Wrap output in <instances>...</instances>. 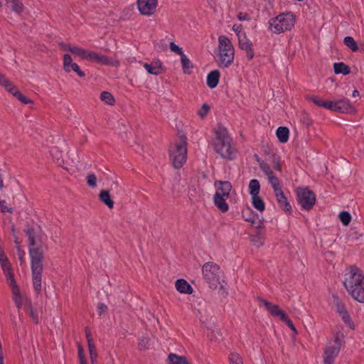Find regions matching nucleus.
I'll return each mask as SVG.
<instances>
[{"label": "nucleus", "mask_w": 364, "mask_h": 364, "mask_svg": "<svg viewBox=\"0 0 364 364\" xmlns=\"http://www.w3.org/2000/svg\"><path fill=\"white\" fill-rule=\"evenodd\" d=\"M29 240V256L32 272L33 286L36 292L41 290L43 244L47 240L45 234L39 230H28L26 232Z\"/></svg>", "instance_id": "f257e3e1"}, {"label": "nucleus", "mask_w": 364, "mask_h": 364, "mask_svg": "<svg viewBox=\"0 0 364 364\" xmlns=\"http://www.w3.org/2000/svg\"><path fill=\"white\" fill-rule=\"evenodd\" d=\"M348 293L356 301L364 303V275L355 267H350L346 271L343 281Z\"/></svg>", "instance_id": "f03ea898"}, {"label": "nucleus", "mask_w": 364, "mask_h": 364, "mask_svg": "<svg viewBox=\"0 0 364 364\" xmlns=\"http://www.w3.org/2000/svg\"><path fill=\"white\" fill-rule=\"evenodd\" d=\"M62 48L63 50L73 53L75 58L86 60L89 63L112 66L119 65V63L117 61L90 49H85L80 46H72L70 45H62Z\"/></svg>", "instance_id": "7ed1b4c3"}, {"label": "nucleus", "mask_w": 364, "mask_h": 364, "mask_svg": "<svg viewBox=\"0 0 364 364\" xmlns=\"http://www.w3.org/2000/svg\"><path fill=\"white\" fill-rule=\"evenodd\" d=\"M214 58L218 65L222 68H228L232 64L235 59V48L228 36H218Z\"/></svg>", "instance_id": "20e7f679"}, {"label": "nucleus", "mask_w": 364, "mask_h": 364, "mask_svg": "<svg viewBox=\"0 0 364 364\" xmlns=\"http://www.w3.org/2000/svg\"><path fill=\"white\" fill-rule=\"evenodd\" d=\"M212 144L214 150L223 158L231 160L235 157L236 151L226 129L218 127L215 129Z\"/></svg>", "instance_id": "39448f33"}, {"label": "nucleus", "mask_w": 364, "mask_h": 364, "mask_svg": "<svg viewBox=\"0 0 364 364\" xmlns=\"http://www.w3.org/2000/svg\"><path fill=\"white\" fill-rule=\"evenodd\" d=\"M296 21V15L291 11L281 13L268 21V29L274 34L291 31Z\"/></svg>", "instance_id": "423d86ee"}, {"label": "nucleus", "mask_w": 364, "mask_h": 364, "mask_svg": "<svg viewBox=\"0 0 364 364\" xmlns=\"http://www.w3.org/2000/svg\"><path fill=\"white\" fill-rule=\"evenodd\" d=\"M316 105L325 108L332 112H338L341 113L353 114L356 109L350 104V102L344 99H338L333 100H323L318 96H311L309 97Z\"/></svg>", "instance_id": "0eeeda50"}, {"label": "nucleus", "mask_w": 364, "mask_h": 364, "mask_svg": "<svg viewBox=\"0 0 364 364\" xmlns=\"http://www.w3.org/2000/svg\"><path fill=\"white\" fill-rule=\"evenodd\" d=\"M215 189L213 196V203L217 208L225 213L229 210V205L227 202L232 191V185L228 181H215L214 183Z\"/></svg>", "instance_id": "6e6552de"}, {"label": "nucleus", "mask_w": 364, "mask_h": 364, "mask_svg": "<svg viewBox=\"0 0 364 364\" xmlns=\"http://www.w3.org/2000/svg\"><path fill=\"white\" fill-rule=\"evenodd\" d=\"M7 282L11 287L13 299L14 301V303L16 306V307L18 309H23L25 310L28 314L32 316L33 320L35 321H38V317L37 315L35 314L33 312V310L31 307V302L28 300L26 294L23 292H22L19 287H18L15 279L14 277H11V279H8Z\"/></svg>", "instance_id": "1a4fd4ad"}, {"label": "nucleus", "mask_w": 364, "mask_h": 364, "mask_svg": "<svg viewBox=\"0 0 364 364\" xmlns=\"http://www.w3.org/2000/svg\"><path fill=\"white\" fill-rule=\"evenodd\" d=\"M187 144L184 140H180L171 146L169 149V159L173 166L180 168L186 161Z\"/></svg>", "instance_id": "9d476101"}, {"label": "nucleus", "mask_w": 364, "mask_h": 364, "mask_svg": "<svg viewBox=\"0 0 364 364\" xmlns=\"http://www.w3.org/2000/svg\"><path fill=\"white\" fill-rule=\"evenodd\" d=\"M203 276L212 288H217L223 282L220 267L213 262H206L202 267Z\"/></svg>", "instance_id": "9b49d317"}, {"label": "nucleus", "mask_w": 364, "mask_h": 364, "mask_svg": "<svg viewBox=\"0 0 364 364\" xmlns=\"http://www.w3.org/2000/svg\"><path fill=\"white\" fill-rule=\"evenodd\" d=\"M261 303L273 317L284 322L291 331H294L295 335L297 334L296 328H295L293 322L286 312L277 304L263 299L261 300Z\"/></svg>", "instance_id": "f8f14e48"}, {"label": "nucleus", "mask_w": 364, "mask_h": 364, "mask_svg": "<svg viewBox=\"0 0 364 364\" xmlns=\"http://www.w3.org/2000/svg\"><path fill=\"white\" fill-rule=\"evenodd\" d=\"M343 337L336 334L332 340L328 342L323 353L324 364H333L335 358L338 355L342 343Z\"/></svg>", "instance_id": "ddd939ff"}, {"label": "nucleus", "mask_w": 364, "mask_h": 364, "mask_svg": "<svg viewBox=\"0 0 364 364\" xmlns=\"http://www.w3.org/2000/svg\"><path fill=\"white\" fill-rule=\"evenodd\" d=\"M0 86L10 93L12 96L16 97L19 102L23 105H33V101L23 95L19 89L3 74L0 73Z\"/></svg>", "instance_id": "4468645a"}, {"label": "nucleus", "mask_w": 364, "mask_h": 364, "mask_svg": "<svg viewBox=\"0 0 364 364\" xmlns=\"http://www.w3.org/2000/svg\"><path fill=\"white\" fill-rule=\"evenodd\" d=\"M297 200L302 209L311 210L316 203L315 194L308 188H299L296 191Z\"/></svg>", "instance_id": "2eb2a0df"}, {"label": "nucleus", "mask_w": 364, "mask_h": 364, "mask_svg": "<svg viewBox=\"0 0 364 364\" xmlns=\"http://www.w3.org/2000/svg\"><path fill=\"white\" fill-rule=\"evenodd\" d=\"M272 188L274 193L277 202L279 204V207L287 214H291L292 212L291 205L288 200L287 197L284 193L281 185L279 184L277 186L275 183H274V188Z\"/></svg>", "instance_id": "dca6fc26"}, {"label": "nucleus", "mask_w": 364, "mask_h": 364, "mask_svg": "<svg viewBox=\"0 0 364 364\" xmlns=\"http://www.w3.org/2000/svg\"><path fill=\"white\" fill-rule=\"evenodd\" d=\"M136 4L141 15L150 16L156 12L158 0H137Z\"/></svg>", "instance_id": "f3484780"}, {"label": "nucleus", "mask_w": 364, "mask_h": 364, "mask_svg": "<svg viewBox=\"0 0 364 364\" xmlns=\"http://www.w3.org/2000/svg\"><path fill=\"white\" fill-rule=\"evenodd\" d=\"M237 40L239 48L245 52L247 60H251L253 59L255 56L253 44L247 35H241Z\"/></svg>", "instance_id": "a211bd4d"}, {"label": "nucleus", "mask_w": 364, "mask_h": 364, "mask_svg": "<svg viewBox=\"0 0 364 364\" xmlns=\"http://www.w3.org/2000/svg\"><path fill=\"white\" fill-rule=\"evenodd\" d=\"M63 68L67 73L74 71L81 77L85 76V73L80 70V66L73 62L70 54H65L63 56Z\"/></svg>", "instance_id": "6ab92c4d"}, {"label": "nucleus", "mask_w": 364, "mask_h": 364, "mask_svg": "<svg viewBox=\"0 0 364 364\" xmlns=\"http://www.w3.org/2000/svg\"><path fill=\"white\" fill-rule=\"evenodd\" d=\"M0 266L6 278L11 279L14 277V272L11 268V263L4 252V250L0 246Z\"/></svg>", "instance_id": "aec40b11"}, {"label": "nucleus", "mask_w": 364, "mask_h": 364, "mask_svg": "<svg viewBox=\"0 0 364 364\" xmlns=\"http://www.w3.org/2000/svg\"><path fill=\"white\" fill-rule=\"evenodd\" d=\"M143 65L147 73L151 75H158L164 70L161 62L159 60H155L151 63H144Z\"/></svg>", "instance_id": "412c9836"}, {"label": "nucleus", "mask_w": 364, "mask_h": 364, "mask_svg": "<svg viewBox=\"0 0 364 364\" xmlns=\"http://www.w3.org/2000/svg\"><path fill=\"white\" fill-rule=\"evenodd\" d=\"M175 288L181 294H191L193 292V288L183 279H179L175 282Z\"/></svg>", "instance_id": "4be33fe9"}, {"label": "nucleus", "mask_w": 364, "mask_h": 364, "mask_svg": "<svg viewBox=\"0 0 364 364\" xmlns=\"http://www.w3.org/2000/svg\"><path fill=\"white\" fill-rule=\"evenodd\" d=\"M220 73L219 70H214L208 74L206 83L210 88H215L219 82Z\"/></svg>", "instance_id": "5701e85b"}, {"label": "nucleus", "mask_w": 364, "mask_h": 364, "mask_svg": "<svg viewBox=\"0 0 364 364\" xmlns=\"http://www.w3.org/2000/svg\"><path fill=\"white\" fill-rule=\"evenodd\" d=\"M86 337L88 343V348L90 352V358L92 364H97V353L95 345L92 342L90 333L86 332Z\"/></svg>", "instance_id": "b1692460"}, {"label": "nucleus", "mask_w": 364, "mask_h": 364, "mask_svg": "<svg viewBox=\"0 0 364 364\" xmlns=\"http://www.w3.org/2000/svg\"><path fill=\"white\" fill-rule=\"evenodd\" d=\"M100 200L107 206L109 209L114 208V201L111 198L110 193L108 191L101 190L99 193Z\"/></svg>", "instance_id": "393cba45"}, {"label": "nucleus", "mask_w": 364, "mask_h": 364, "mask_svg": "<svg viewBox=\"0 0 364 364\" xmlns=\"http://www.w3.org/2000/svg\"><path fill=\"white\" fill-rule=\"evenodd\" d=\"M276 135L281 143H286L289 136V130L285 127H279L276 131Z\"/></svg>", "instance_id": "a878e982"}, {"label": "nucleus", "mask_w": 364, "mask_h": 364, "mask_svg": "<svg viewBox=\"0 0 364 364\" xmlns=\"http://www.w3.org/2000/svg\"><path fill=\"white\" fill-rule=\"evenodd\" d=\"M248 191L251 197L259 195L260 184L258 180L252 179L248 184Z\"/></svg>", "instance_id": "bb28decb"}, {"label": "nucleus", "mask_w": 364, "mask_h": 364, "mask_svg": "<svg viewBox=\"0 0 364 364\" xmlns=\"http://www.w3.org/2000/svg\"><path fill=\"white\" fill-rule=\"evenodd\" d=\"M262 168L263 172L267 176V180L272 188H274V183L277 186L280 184L279 181L275 176L273 175L272 171L268 166H263Z\"/></svg>", "instance_id": "cd10ccee"}, {"label": "nucleus", "mask_w": 364, "mask_h": 364, "mask_svg": "<svg viewBox=\"0 0 364 364\" xmlns=\"http://www.w3.org/2000/svg\"><path fill=\"white\" fill-rule=\"evenodd\" d=\"M252 206L259 212H263L265 209V203L259 195L251 197Z\"/></svg>", "instance_id": "c85d7f7f"}, {"label": "nucleus", "mask_w": 364, "mask_h": 364, "mask_svg": "<svg viewBox=\"0 0 364 364\" xmlns=\"http://www.w3.org/2000/svg\"><path fill=\"white\" fill-rule=\"evenodd\" d=\"M181 63L183 73L186 74H191L193 69V65L186 55H182V57H181Z\"/></svg>", "instance_id": "c756f323"}, {"label": "nucleus", "mask_w": 364, "mask_h": 364, "mask_svg": "<svg viewBox=\"0 0 364 364\" xmlns=\"http://www.w3.org/2000/svg\"><path fill=\"white\" fill-rule=\"evenodd\" d=\"M334 72L336 74L348 75L350 73V68L343 63H336L333 65Z\"/></svg>", "instance_id": "7c9ffc66"}, {"label": "nucleus", "mask_w": 364, "mask_h": 364, "mask_svg": "<svg viewBox=\"0 0 364 364\" xmlns=\"http://www.w3.org/2000/svg\"><path fill=\"white\" fill-rule=\"evenodd\" d=\"M343 43L353 52H357L359 49L356 41L351 36L345 37L343 39Z\"/></svg>", "instance_id": "2f4dec72"}, {"label": "nucleus", "mask_w": 364, "mask_h": 364, "mask_svg": "<svg viewBox=\"0 0 364 364\" xmlns=\"http://www.w3.org/2000/svg\"><path fill=\"white\" fill-rule=\"evenodd\" d=\"M168 364H188L186 358L176 354H170L168 357Z\"/></svg>", "instance_id": "473e14b6"}, {"label": "nucleus", "mask_w": 364, "mask_h": 364, "mask_svg": "<svg viewBox=\"0 0 364 364\" xmlns=\"http://www.w3.org/2000/svg\"><path fill=\"white\" fill-rule=\"evenodd\" d=\"M6 4L13 11L19 13L23 9V5L18 0H5Z\"/></svg>", "instance_id": "72a5a7b5"}, {"label": "nucleus", "mask_w": 364, "mask_h": 364, "mask_svg": "<svg viewBox=\"0 0 364 364\" xmlns=\"http://www.w3.org/2000/svg\"><path fill=\"white\" fill-rule=\"evenodd\" d=\"M100 100L108 105H113L115 102L114 97L109 92L104 91L100 94Z\"/></svg>", "instance_id": "f704fd0d"}, {"label": "nucleus", "mask_w": 364, "mask_h": 364, "mask_svg": "<svg viewBox=\"0 0 364 364\" xmlns=\"http://www.w3.org/2000/svg\"><path fill=\"white\" fill-rule=\"evenodd\" d=\"M210 110V106L208 104H207V103H204L198 109L197 115L200 119H204L208 115V114L209 113Z\"/></svg>", "instance_id": "c9c22d12"}, {"label": "nucleus", "mask_w": 364, "mask_h": 364, "mask_svg": "<svg viewBox=\"0 0 364 364\" xmlns=\"http://www.w3.org/2000/svg\"><path fill=\"white\" fill-rule=\"evenodd\" d=\"M338 218L343 225H348L351 221V215L347 211H342L338 215Z\"/></svg>", "instance_id": "e433bc0d"}, {"label": "nucleus", "mask_w": 364, "mask_h": 364, "mask_svg": "<svg viewBox=\"0 0 364 364\" xmlns=\"http://www.w3.org/2000/svg\"><path fill=\"white\" fill-rule=\"evenodd\" d=\"M340 316L349 328L352 330L355 329V324L348 311H346V313H343V314L341 315Z\"/></svg>", "instance_id": "4c0bfd02"}, {"label": "nucleus", "mask_w": 364, "mask_h": 364, "mask_svg": "<svg viewBox=\"0 0 364 364\" xmlns=\"http://www.w3.org/2000/svg\"><path fill=\"white\" fill-rule=\"evenodd\" d=\"M230 364H243L242 357L237 353H231L229 355Z\"/></svg>", "instance_id": "58836bf2"}, {"label": "nucleus", "mask_w": 364, "mask_h": 364, "mask_svg": "<svg viewBox=\"0 0 364 364\" xmlns=\"http://www.w3.org/2000/svg\"><path fill=\"white\" fill-rule=\"evenodd\" d=\"M86 181L92 188L97 187V176L94 173H89L86 177Z\"/></svg>", "instance_id": "ea45409f"}, {"label": "nucleus", "mask_w": 364, "mask_h": 364, "mask_svg": "<svg viewBox=\"0 0 364 364\" xmlns=\"http://www.w3.org/2000/svg\"><path fill=\"white\" fill-rule=\"evenodd\" d=\"M169 47H170V50L172 52L175 53L176 54L179 55L180 57H182V55H185L182 50V48L181 47H179L178 46H177L176 44H175L173 42L170 43Z\"/></svg>", "instance_id": "a19ab883"}, {"label": "nucleus", "mask_w": 364, "mask_h": 364, "mask_svg": "<svg viewBox=\"0 0 364 364\" xmlns=\"http://www.w3.org/2000/svg\"><path fill=\"white\" fill-rule=\"evenodd\" d=\"M14 235V242L16 244V248L18 249V257H19V259L21 260V262H23V259H24V256H25V252H21L19 250V247H20V242L18 241V237H16V234L14 233L13 234Z\"/></svg>", "instance_id": "79ce46f5"}, {"label": "nucleus", "mask_w": 364, "mask_h": 364, "mask_svg": "<svg viewBox=\"0 0 364 364\" xmlns=\"http://www.w3.org/2000/svg\"><path fill=\"white\" fill-rule=\"evenodd\" d=\"M232 30L236 33L237 38L241 35H246L244 32H242V26L240 23H235L232 26Z\"/></svg>", "instance_id": "37998d69"}, {"label": "nucleus", "mask_w": 364, "mask_h": 364, "mask_svg": "<svg viewBox=\"0 0 364 364\" xmlns=\"http://www.w3.org/2000/svg\"><path fill=\"white\" fill-rule=\"evenodd\" d=\"M149 340L146 338H143L139 343V348L141 350H146L149 348Z\"/></svg>", "instance_id": "c03bdc74"}, {"label": "nucleus", "mask_w": 364, "mask_h": 364, "mask_svg": "<svg viewBox=\"0 0 364 364\" xmlns=\"http://www.w3.org/2000/svg\"><path fill=\"white\" fill-rule=\"evenodd\" d=\"M78 356L80 358V364H87L84 353L83 349L80 345H78Z\"/></svg>", "instance_id": "a18cd8bd"}, {"label": "nucleus", "mask_w": 364, "mask_h": 364, "mask_svg": "<svg viewBox=\"0 0 364 364\" xmlns=\"http://www.w3.org/2000/svg\"><path fill=\"white\" fill-rule=\"evenodd\" d=\"M12 208L9 207L4 200H0V210L3 213H10Z\"/></svg>", "instance_id": "49530a36"}, {"label": "nucleus", "mask_w": 364, "mask_h": 364, "mask_svg": "<svg viewBox=\"0 0 364 364\" xmlns=\"http://www.w3.org/2000/svg\"><path fill=\"white\" fill-rule=\"evenodd\" d=\"M336 311L338 313L339 316L342 315L343 313H346L347 311L345 306L342 304L337 305Z\"/></svg>", "instance_id": "de8ad7c7"}, {"label": "nucleus", "mask_w": 364, "mask_h": 364, "mask_svg": "<svg viewBox=\"0 0 364 364\" xmlns=\"http://www.w3.org/2000/svg\"><path fill=\"white\" fill-rule=\"evenodd\" d=\"M237 18L240 21H248L249 20V16H248V15L247 14L240 13L237 15Z\"/></svg>", "instance_id": "09e8293b"}, {"label": "nucleus", "mask_w": 364, "mask_h": 364, "mask_svg": "<svg viewBox=\"0 0 364 364\" xmlns=\"http://www.w3.org/2000/svg\"><path fill=\"white\" fill-rule=\"evenodd\" d=\"M354 235H354V239L357 240H360L363 236V232L357 231V230H355L354 232Z\"/></svg>", "instance_id": "8fccbe9b"}, {"label": "nucleus", "mask_w": 364, "mask_h": 364, "mask_svg": "<svg viewBox=\"0 0 364 364\" xmlns=\"http://www.w3.org/2000/svg\"><path fill=\"white\" fill-rule=\"evenodd\" d=\"M98 310H99L100 314H102L103 312H105L107 310V306L105 304H100L98 306Z\"/></svg>", "instance_id": "3c124183"}, {"label": "nucleus", "mask_w": 364, "mask_h": 364, "mask_svg": "<svg viewBox=\"0 0 364 364\" xmlns=\"http://www.w3.org/2000/svg\"><path fill=\"white\" fill-rule=\"evenodd\" d=\"M359 95H360V93L357 90H355L352 93V96L354 97H358Z\"/></svg>", "instance_id": "603ef678"}, {"label": "nucleus", "mask_w": 364, "mask_h": 364, "mask_svg": "<svg viewBox=\"0 0 364 364\" xmlns=\"http://www.w3.org/2000/svg\"><path fill=\"white\" fill-rule=\"evenodd\" d=\"M4 187V182L1 176L0 175V189H2Z\"/></svg>", "instance_id": "864d4df0"}, {"label": "nucleus", "mask_w": 364, "mask_h": 364, "mask_svg": "<svg viewBox=\"0 0 364 364\" xmlns=\"http://www.w3.org/2000/svg\"><path fill=\"white\" fill-rule=\"evenodd\" d=\"M274 168H275L276 170H277L278 171H281V167H280V166H279V164H275V166H274Z\"/></svg>", "instance_id": "5fc2aeb1"}, {"label": "nucleus", "mask_w": 364, "mask_h": 364, "mask_svg": "<svg viewBox=\"0 0 364 364\" xmlns=\"http://www.w3.org/2000/svg\"><path fill=\"white\" fill-rule=\"evenodd\" d=\"M55 151H57V149H56L55 148V149H53L51 150V151H50V152H51V154H52L53 156H54V152H55Z\"/></svg>", "instance_id": "6e6d98bb"}, {"label": "nucleus", "mask_w": 364, "mask_h": 364, "mask_svg": "<svg viewBox=\"0 0 364 364\" xmlns=\"http://www.w3.org/2000/svg\"><path fill=\"white\" fill-rule=\"evenodd\" d=\"M361 50H362V51H364V43L362 45Z\"/></svg>", "instance_id": "4d7b16f0"}, {"label": "nucleus", "mask_w": 364, "mask_h": 364, "mask_svg": "<svg viewBox=\"0 0 364 364\" xmlns=\"http://www.w3.org/2000/svg\"><path fill=\"white\" fill-rule=\"evenodd\" d=\"M56 159H57V161L59 162L60 157L58 155L56 156Z\"/></svg>", "instance_id": "13d9d810"}]
</instances>
